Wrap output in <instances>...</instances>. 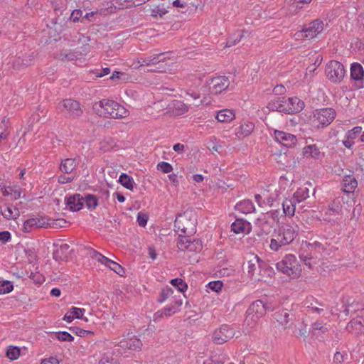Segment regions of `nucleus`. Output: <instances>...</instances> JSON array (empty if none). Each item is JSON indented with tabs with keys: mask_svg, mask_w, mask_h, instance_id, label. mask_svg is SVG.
Listing matches in <instances>:
<instances>
[{
	"mask_svg": "<svg viewBox=\"0 0 364 364\" xmlns=\"http://www.w3.org/2000/svg\"><path fill=\"white\" fill-rule=\"evenodd\" d=\"M206 85L211 94L218 95L227 90L230 85V80L225 76H216L209 78Z\"/></svg>",
	"mask_w": 364,
	"mask_h": 364,
	"instance_id": "10",
	"label": "nucleus"
},
{
	"mask_svg": "<svg viewBox=\"0 0 364 364\" xmlns=\"http://www.w3.org/2000/svg\"><path fill=\"white\" fill-rule=\"evenodd\" d=\"M82 11L80 9H75L74 10L72 14H71V16H70V19L73 21V22H76L77 21L79 20V18L82 16Z\"/></svg>",
	"mask_w": 364,
	"mask_h": 364,
	"instance_id": "62",
	"label": "nucleus"
},
{
	"mask_svg": "<svg viewBox=\"0 0 364 364\" xmlns=\"http://www.w3.org/2000/svg\"><path fill=\"white\" fill-rule=\"evenodd\" d=\"M118 181L127 189L133 190L134 181L132 177L128 176L127 173H122L119 176Z\"/></svg>",
	"mask_w": 364,
	"mask_h": 364,
	"instance_id": "39",
	"label": "nucleus"
},
{
	"mask_svg": "<svg viewBox=\"0 0 364 364\" xmlns=\"http://www.w3.org/2000/svg\"><path fill=\"white\" fill-rule=\"evenodd\" d=\"M164 55V53H154L149 56L141 57L137 59V63L139 66H147L152 64H156L162 60L161 57Z\"/></svg>",
	"mask_w": 364,
	"mask_h": 364,
	"instance_id": "25",
	"label": "nucleus"
},
{
	"mask_svg": "<svg viewBox=\"0 0 364 364\" xmlns=\"http://www.w3.org/2000/svg\"><path fill=\"white\" fill-rule=\"evenodd\" d=\"M254 129L255 124L252 122H245L237 129L236 135L238 138H245L253 132Z\"/></svg>",
	"mask_w": 364,
	"mask_h": 364,
	"instance_id": "28",
	"label": "nucleus"
},
{
	"mask_svg": "<svg viewBox=\"0 0 364 364\" xmlns=\"http://www.w3.org/2000/svg\"><path fill=\"white\" fill-rule=\"evenodd\" d=\"M148 220V216L146 214L139 213L137 215V223L141 227H145Z\"/></svg>",
	"mask_w": 364,
	"mask_h": 364,
	"instance_id": "59",
	"label": "nucleus"
},
{
	"mask_svg": "<svg viewBox=\"0 0 364 364\" xmlns=\"http://www.w3.org/2000/svg\"><path fill=\"white\" fill-rule=\"evenodd\" d=\"M65 205L71 211H79L83 207V198L80 194L65 198Z\"/></svg>",
	"mask_w": 364,
	"mask_h": 364,
	"instance_id": "20",
	"label": "nucleus"
},
{
	"mask_svg": "<svg viewBox=\"0 0 364 364\" xmlns=\"http://www.w3.org/2000/svg\"><path fill=\"white\" fill-rule=\"evenodd\" d=\"M350 77L355 81H363L364 78V70L362 65L360 63H353L351 64Z\"/></svg>",
	"mask_w": 364,
	"mask_h": 364,
	"instance_id": "29",
	"label": "nucleus"
},
{
	"mask_svg": "<svg viewBox=\"0 0 364 364\" xmlns=\"http://www.w3.org/2000/svg\"><path fill=\"white\" fill-rule=\"evenodd\" d=\"M63 107L68 113L74 117H77L82 114L80 105L77 101L66 99L60 104V107Z\"/></svg>",
	"mask_w": 364,
	"mask_h": 364,
	"instance_id": "19",
	"label": "nucleus"
},
{
	"mask_svg": "<svg viewBox=\"0 0 364 364\" xmlns=\"http://www.w3.org/2000/svg\"><path fill=\"white\" fill-rule=\"evenodd\" d=\"M235 336V330L228 325H223L215 330L213 333V341L216 344H223Z\"/></svg>",
	"mask_w": 364,
	"mask_h": 364,
	"instance_id": "12",
	"label": "nucleus"
},
{
	"mask_svg": "<svg viewBox=\"0 0 364 364\" xmlns=\"http://www.w3.org/2000/svg\"><path fill=\"white\" fill-rule=\"evenodd\" d=\"M285 98L282 96H274L267 104V108L270 111H278L280 112H285L286 110H282L284 107Z\"/></svg>",
	"mask_w": 364,
	"mask_h": 364,
	"instance_id": "26",
	"label": "nucleus"
},
{
	"mask_svg": "<svg viewBox=\"0 0 364 364\" xmlns=\"http://www.w3.org/2000/svg\"><path fill=\"white\" fill-rule=\"evenodd\" d=\"M87 54V49L85 48L82 51L69 50L65 53V58L68 60H75L80 59Z\"/></svg>",
	"mask_w": 364,
	"mask_h": 364,
	"instance_id": "40",
	"label": "nucleus"
},
{
	"mask_svg": "<svg viewBox=\"0 0 364 364\" xmlns=\"http://www.w3.org/2000/svg\"><path fill=\"white\" fill-rule=\"evenodd\" d=\"M364 326V319L362 318L358 317L351 320L348 326L347 329L349 331H355V333H358L361 331L362 328Z\"/></svg>",
	"mask_w": 364,
	"mask_h": 364,
	"instance_id": "36",
	"label": "nucleus"
},
{
	"mask_svg": "<svg viewBox=\"0 0 364 364\" xmlns=\"http://www.w3.org/2000/svg\"><path fill=\"white\" fill-rule=\"evenodd\" d=\"M284 107L282 110H286V113L299 112L304 107V102L297 97H290L284 100Z\"/></svg>",
	"mask_w": 364,
	"mask_h": 364,
	"instance_id": "17",
	"label": "nucleus"
},
{
	"mask_svg": "<svg viewBox=\"0 0 364 364\" xmlns=\"http://www.w3.org/2000/svg\"><path fill=\"white\" fill-rule=\"evenodd\" d=\"M323 22L316 19L311 22L308 27L296 32L294 38L296 40H301L303 38L311 39L320 33L323 30Z\"/></svg>",
	"mask_w": 364,
	"mask_h": 364,
	"instance_id": "8",
	"label": "nucleus"
},
{
	"mask_svg": "<svg viewBox=\"0 0 364 364\" xmlns=\"http://www.w3.org/2000/svg\"><path fill=\"white\" fill-rule=\"evenodd\" d=\"M303 155L306 159L321 160L324 156V153L321 152L316 144H310L304 147Z\"/></svg>",
	"mask_w": 364,
	"mask_h": 364,
	"instance_id": "21",
	"label": "nucleus"
},
{
	"mask_svg": "<svg viewBox=\"0 0 364 364\" xmlns=\"http://www.w3.org/2000/svg\"><path fill=\"white\" fill-rule=\"evenodd\" d=\"M358 186L356 179L352 176H346L343 181V191L346 193H353Z\"/></svg>",
	"mask_w": 364,
	"mask_h": 364,
	"instance_id": "32",
	"label": "nucleus"
},
{
	"mask_svg": "<svg viewBox=\"0 0 364 364\" xmlns=\"http://www.w3.org/2000/svg\"><path fill=\"white\" fill-rule=\"evenodd\" d=\"M173 290L172 288L169 287L163 288L158 299V302L161 304L165 302L170 296L173 295Z\"/></svg>",
	"mask_w": 364,
	"mask_h": 364,
	"instance_id": "46",
	"label": "nucleus"
},
{
	"mask_svg": "<svg viewBox=\"0 0 364 364\" xmlns=\"http://www.w3.org/2000/svg\"><path fill=\"white\" fill-rule=\"evenodd\" d=\"M55 338L60 341L72 342L74 340V337L67 331L55 333Z\"/></svg>",
	"mask_w": 364,
	"mask_h": 364,
	"instance_id": "50",
	"label": "nucleus"
},
{
	"mask_svg": "<svg viewBox=\"0 0 364 364\" xmlns=\"http://www.w3.org/2000/svg\"><path fill=\"white\" fill-rule=\"evenodd\" d=\"M92 107L97 114L107 118L122 119L129 114V111L124 106L109 99L96 102Z\"/></svg>",
	"mask_w": 364,
	"mask_h": 364,
	"instance_id": "2",
	"label": "nucleus"
},
{
	"mask_svg": "<svg viewBox=\"0 0 364 364\" xmlns=\"http://www.w3.org/2000/svg\"><path fill=\"white\" fill-rule=\"evenodd\" d=\"M235 118V112L232 109H224L217 112L215 119L221 123H229Z\"/></svg>",
	"mask_w": 364,
	"mask_h": 364,
	"instance_id": "27",
	"label": "nucleus"
},
{
	"mask_svg": "<svg viewBox=\"0 0 364 364\" xmlns=\"http://www.w3.org/2000/svg\"><path fill=\"white\" fill-rule=\"evenodd\" d=\"M67 222L63 218L52 219L48 218V227L53 228H60L66 226Z\"/></svg>",
	"mask_w": 364,
	"mask_h": 364,
	"instance_id": "45",
	"label": "nucleus"
},
{
	"mask_svg": "<svg viewBox=\"0 0 364 364\" xmlns=\"http://www.w3.org/2000/svg\"><path fill=\"white\" fill-rule=\"evenodd\" d=\"M107 6L106 8L109 9L110 12H113V11L116 9H121L124 7L130 6L132 5V3L130 1H127V0H124L123 4L118 3V1H116L115 3H114V1H111L109 3L107 2Z\"/></svg>",
	"mask_w": 364,
	"mask_h": 364,
	"instance_id": "43",
	"label": "nucleus"
},
{
	"mask_svg": "<svg viewBox=\"0 0 364 364\" xmlns=\"http://www.w3.org/2000/svg\"><path fill=\"white\" fill-rule=\"evenodd\" d=\"M336 112L332 108L316 109L309 117V125L312 130H318L328 126L335 119Z\"/></svg>",
	"mask_w": 364,
	"mask_h": 364,
	"instance_id": "4",
	"label": "nucleus"
},
{
	"mask_svg": "<svg viewBox=\"0 0 364 364\" xmlns=\"http://www.w3.org/2000/svg\"><path fill=\"white\" fill-rule=\"evenodd\" d=\"M11 239V233L9 231H3L0 232V242L6 243Z\"/></svg>",
	"mask_w": 364,
	"mask_h": 364,
	"instance_id": "61",
	"label": "nucleus"
},
{
	"mask_svg": "<svg viewBox=\"0 0 364 364\" xmlns=\"http://www.w3.org/2000/svg\"><path fill=\"white\" fill-rule=\"evenodd\" d=\"M324 211L323 219L330 221L332 220L331 217H338L341 215L342 205L339 200H333L328 208L323 209Z\"/></svg>",
	"mask_w": 364,
	"mask_h": 364,
	"instance_id": "18",
	"label": "nucleus"
},
{
	"mask_svg": "<svg viewBox=\"0 0 364 364\" xmlns=\"http://www.w3.org/2000/svg\"><path fill=\"white\" fill-rule=\"evenodd\" d=\"M223 286V282L219 280L210 282L208 284L209 288L212 291H214L215 292L220 291L222 289Z\"/></svg>",
	"mask_w": 364,
	"mask_h": 364,
	"instance_id": "56",
	"label": "nucleus"
},
{
	"mask_svg": "<svg viewBox=\"0 0 364 364\" xmlns=\"http://www.w3.org/2000/svg\"><path fill=\"white\" fill-rule=\"evenodd\" d=\"M20 355V349L15 346H10L6 350V356L12 360H16Z\"/></svg>",
	"mask_w": 364,
	"mask_h": 364,
	"instance_id": "51",
	"label": "nucleus"
},
{
	"mask_svg": "<svg viewBox=\"0 0 364 364\" xmlns=\"http://www.w3.org/2000/svg\"><path fill=\"white\" fill-rule=\"evenodd\" d=\"M277 321L282 325L287 324L289 321V314L286 311H282L277 318Z\"/></svg>",
	"mask_w": 364,
	"mask_h": 364,
	"instance_id": "55",
	"label": "nucleus"
},
{
	"mask_svg": "<svg viewBox=\"0 0 364 364\" xmlns=\"http://www.w3.org/2000/svg\"><path fill=\"white\" fill-rule=\"evenodd\" d=\"M168 12V10L164 6V4H159L151 9V16L154 17H162Z\"/></svg>",
	"mask_w": 364,
	"mask_h": 364,
	"instance_id": "48",
	"label": "nucleus"
},
{
	"mask_svg": "<svg viewBox=\"0 0 364 364\" xmlns=\"http://www.w3.org/2000/svg\"><path fill=\"white\" fill-rule=\"evenodd\" d=\"M304 306L309 309L311 313H317L318 314H321L323 311V309L319 307H317L314 305V304H317V301L314 299L313 296H308L304 301Z\"/></svg>",
	"mask_w": 364,
	"mask_h": 364,
	"instance_id": "38",
	"label": "nucleus"
},
{
	"mask_svg": "<svg viewBox=\"0 0 364 364\" xmlns=\"http://www.w3.org/2000/svg\"><path fill=\"white\" fill-rule=\"evenodd\" d=\"M296 203L293 198H286L282 203L283 212L288 216L294 215Z\"/></svg>",
	"mask_w": 364,
	"mask_h": 364,
	"instance_id": "35",
	"label": "nucleus"
},
{
	"mask_svg": "<svg viewBox=\"0 0 364 364\" xmlns=\"http://www.w3.org/2000/svg\"><path fill=\"white\" fill-rule=\"evenodd\" d=\"M77 164L75 159L68 158L61 161L60 169L63 173H70L75 168Z\"/></svg>",
	"mask_w": 364,
	"mask_h": 364,
	"instance_id": "33",
	"label": "nucleus"
},
{
	"mask_svg": "<svg viewBox=\"0 0 364 364\" xmlns=\"http://www.w3.org/2000/svg\"><path fill=\"white\" fill-rule=\"evenodd\" d=\"M273 92L274 93L277 95V96H281L282 95H283L285 92H286V89L285 87L280 85H277L274 87V90H273Z\"/></svg>",
	"mask_w": 364,
	"mask_h": 364,
	"instance_id": "63",
	"label": "nucleus"
},
{
	"mask_svg": "<svg viewBox=\"0 0 364 364\" xmlns=\"http://www.w3.org/2000/svg\"><path fill=\"white\" fill-rule=\"evenodd\" d=\"M177 247L181 251L200 252L203 245L199 240H191L188 237H178L177 241Z\"/></svg>",
	"mask_w": 364,
	"mask_h": 364,
	"instance_id": "14",
	"label": "nucleus"
},
{
	"mask_svg": "<svg viewBox=\"0 0 364 364\" xmlns=\"http://www.w3.org/2000/svg\"><path fill=\"white\" fill-rule=\"evenodd\" d=\"M3 193L6 196L11 197L13 200H17L21 197V189L16 185L8 186L4 188Z\"/></svg>",
	"mask_w": 364,
	"mask_h": 364,
	"instance_id": "31",
	"label": "nucleus"
},
{
	"mask_svg": "<svg viewBox=\"0 0 364 364\" xmlns=\"http://www.w3.org/2000/svg\"><path fill=\"white\" fill-rule=\"evenodd\" d=\"M276 268L293 279L299 277L301 272V265L296 256L292 254L286 255L281 261L277 262Z\"/></svg>",
	"mask_w": 364,
	"mask_h": 364,
	"instance_id": "5",
	"label": "nucleus"
},
{
	"mask_svg": "<svg viewBox=\"0 0 364 364\" xmlns=\"http://www.w3.org/2000/svg\"><path fill=\"white\" fill-rule=\"evenodd\" d=\"M157 169L164 173H168L173 171V166L168 162L161 161L157 164Z\"/></svg>",
	"mask_w": 364,
	"mask_h": 364,
	"instance_id": "53",
	"label": "nucleus"
},
{
	"mask_svg": "<svg viewBox=\"0 0 364 364\" xmlns=\"http://www.w3.org/2000/svg\"><path fill=\"white\" fill-rule=\"evenodd\" d=\"M269 132L277 143L284 146L292 147L297 142L296 136L292 134L272 128L269 129Z\"/></svg>",
	"mask_w": 364,
	"mask_h": 364,
	"instance_id": "11",
	"label": "nucleus"
},
{
	"mask_svg": "<svg viewBox=\"0 0 364 364\" xmlns=\"http://www.w3.org/2000/svg\"><path fill=\"white\" fill-rule=\"evenodd\" d=\"M48 228V217L39 216L29 218L23 224V231L30 232L37 228Z\"/></svg>",
	"mask_w": 364,
	"mask_h": 364,
	"instance_id": "16",
	"label": "nucleus"
},
{
	"mask_svg": "<svg viewBox=\"0 0 364 364\" xmlns=\"http://www.w3.org/2000/svg\"><path fill=\"white\" fill-rule=\"evenodd\" d=\"M264 263L257 256L252 255V258L247 262V272L249 277L255 281L263 279V277H259V269L262 268Z\"/></svg>",
	"mask_w": 364,
	"mask_h": 364,
	"instance_id": "13",
	"label": "nucleus"
},
{
	"mask_svg": "<svg viewBox=\"0 0 364 364\" xmlns=\"http://www.w3.org/2000/svg\"><path fill=\"white\" fill-rule=\"evenodd\" d=\"M362 132V127L360 126H357L348 131L346 134V138H348L350 139H355L358 135Z\"/></svg>",
	"mask_w": 364,
	"mask_h": 364,
	"instance_id": "52",
	"label": "nucleus"
},
{
	"mask_svg": "<svg viewBox=\"0 0 364 364\" xmlns=\"http://www.w3.org/2000/svg\"><path fill=\"white\" fill-rule=\"evenodd\" d=\"M344 360V355L337 351L333 356V363L336 364H341Z\"/></svg>",
	"mask_w": 364,
	"mask_h": 364,
	"instance_id": "60",
	"label": "nucleus"
},
{
	"mask_svg": "<svg viewBox=\"0 0 364 364\" xmlns=\"http://www.w3.org/2000/svg\"><path fill=\"white\" fill-rule=\"evenodd\" d=\"M72 330L77 336L80 337H86L88 335L93 334V332L91 331L84 330L78 327L74 328Z\"/></svg>",
	"mask_w": 364,
	"mask_h": 364,
	"instance_id": "57",
	"label": "nucleus"
},
{
	"mask_svg": "<svg viewBox=\"0 0 364 364\" xmlns=\"http://www.w3.org/2000/svg\"><path fill=\"white\" fill-rule=\"evenodd\" d=\"M325 73L330 81L337 83L343 79L346 70L344 66L340 62L331 60L326 65Z\"/></svg>",
	"mask_w": 364,
	"mask_h": 364,
	"instance_id": "9",
	"label": "nucleus"
},
{
	"mask_svg": "<svg viewBox=\"0 0 364 364\" xmlns=\"http://www.w3.org/2000/svg\"><path fill=\"white\" fill-rule=\"evenodd\" d=\"M251 228V224L243 219H237L231 225V230L236 234H248Z\"/></svg>",
	"mask_w": 364,
	"mask_h": 364,
	"instance_id": "23",
	"label": "nucleus"
},
{
	"mask_svg": "<svg viewBox=\"0 0 364 364\" xmlns=\"http://www.w3.org/2000/svg\"><path fill=\"white\" fill-rule=\"evenodd\" d=\"M109 79L112 80H125L127 79V75L124 73L114 71L112 73V75L109 77Z\"/></svg>",
	"mask_w": 364,
	"mask_h": 364,
	"instance_id": "58",
	"label": "nucleus"
},
{
	"mask_svg": "<svg viewBox=\"0 0 364 364\" xmlns=\"http://www.w3.org/2000/svg\"><path fill=\"white\" fill-rule=\"evenodd\" d=\"M299 227L295 223L284 224L275 231L270 240L269 248L278 252L283 247L290 245L298 236Z\"/></svg>",
	"mask_w": 364,
	"mask_h": 364,
	"instance_id": "1",
	"label": "nucleus"
},
{
	"mask_svg": "<svg viewBox=\"0 0 364 364\" xmlns=\"http://www.w3.org/2000/svg\"><path fill=\"white\" fill-rule=\"evenodd\" d=\"M29 278L32 279L36 284H41L45 281L44 276L38 272H31V274L29 275Z\"/></svg>",
	"mask_w": 364,
	"mask_h": 364,
	"instance_id": "54",
	"label": "nucleus"
},
{
	"mask_svg": "<svg viewBox=\"0 0 364 364\" xmlns=\"http://www.w3.org/2000/svg\"><path fill=\"white\" fill-rule=\"evenodd\" d=\"M85 203L88 209H95L97 205V198L95 196L88 194L83 198V203Z\"/></svg>",
	"mask_w": 364,
	"mask_h": 364,
	"instance_id": "44",
	"label": "nucleus"
},
{
	"mask_svg": "<svg viewBox=\"0 0 364 364\" xmlns=\"http://www.w3.org/2000/svg\"><path fill=\"white\" fill-rule=\"evenodd\" d=\"M171 284L175 287L179 292H184L187 290L188 286L182 279L176 278L171 280Z\"/></svg>",
	"mask_w": 364,
	"mask_h": 364,
	"instance_id": "49",
	"label": "nucleus"
},
{
	"mask_svg": "<svg viewBox=\"0 0 364 364\" xmlns=\"http://www.w3.org/2000/svg\"><path fill=\"white\" fill-rule=\"evenodd\" d=\"M176 230L179 233V237L191 235L196 232V215L191 212L179 214L174 222Z\"/></svg>",
	"mask_w": 364,
	"mask_h": 364,
	"instance_id": "3",
	"label": "nucleus"
},
{
	"mask_svg": "<svg viewBox=\"0 0 364 364\" xmlns=\"http://www.w3.org/2000/svg\"><path fill=\"white\" fill-rule=\"evenodd\" d=\"M183 304V299L181 295H175L171 297V306H165L164 308L157 311L153 316L154 321H159L163 317H170L176 313L178 312Z\"/></svg>",
	"mask_w": 364,
	"mask_h": 364,
	"instance_id": "7",
	"label": "nucleus"
},
{
	"mask_svg": "<svg viewBox=\"0 0 364 364\" xmlns=\"http://www.w3.org/2000/svg\"><path fill=\"white\" fill-rule=\"evenodd\" d=\"M33 60H34V55L32 53L29 54L28 56L26 57V58L21 60L20 58H18L17 60H16L15 62L14 63V67L17 69H19L21 67L28 66L31 64V63L33 62Z\"/></svg>",
	"mask_w": 364,
	"mask_h": 364,
	"instance_id": "41",
	"label": "nucleus"
},
{
	"mask_svg": "<svg viewBox=\"0 0 364 364\" xmlns=\"http://www.w3.org/2000/svg\"><path fill=\"white\" fill-rule=\"evenodd\" d=\"M141 342L139 339L136 337H132L128 341H123L120 342V346L122 348H128L130 350H136L140 348Z\"/></svg>",
	"mask_w": 364,
	"mask_h": 364,
	"instance_id": "37",
	"label": "nucleus"
},
{
	"mask_svg": "<svg viewBox=\"0 0 364 364\" xmlns=\"http://www.w3.org/2000/svg\"><path fill=\"white\" fill-rule=\"evenodd\" d=\"M309 197V190L307 187H300L294 193L292 198L296 203L304 201Z\"/></svg>",
	"mask_w": 364,
	"mask_h": 364,
	"instance_id": "34",
	"label": "nucleus"
},
{
	"mask_svg": "<svg viewBox=\"0 0 364 364\" xmlns=\"http://www.w3.org/2000/svg\"><path fill=\"white\" fill-rule=\"evenodd\" d=\"M266 305L261 300H257L252 303L247 310L245 322L250 326L255 325L266 312Z\"/></svg>",
	"mask_w": 364,
	"mask_h": 364,
	"instance_id": "6",
	"label": "nucleus"
},
{
	"mask_svg": "<svg viewBox=\"0 0 364 364\" xmlns=\"http://www.w3.org/2000/svg\"><path fill=\"white\" fill-rule=\"evenodd\" d=\"M41 364H59L58 360L55 357H50L41 360Z\"/></svg>",
	"mask_w": 364,
	"mask_h": 364,
	"instance_id": "64",
	"label": "nucleus"
},
{
	"mask_svg": "<svg viewBox=\"0 0 364 364\" xmlns=\"http://www.w3.org/2000/svg\"><path fill=\"white\" fill-rule=\"evenodd\" d=\"M91 257L98 262L105 265L119 275H122L124 272V269L121 265L95 250L92 251Z\"/></svg>",
	"mask_w": 364,
	"mask_h": 364,
	"instance_id": "15",
	"label": "nucleus"
},
{
	"mask_svg": "<svg viewBox=\"0 0 364 364\" xmlns=\"http://www.w3.org/2000/svg\"><path fill=\"white\" fill-rule=\"evenodd\" d=\"M311 331L313 333H315L316 331L324 333L329 331V326L321 321H317L312 323Z\"/></svg>",
	"mask_w": 364,
	"mask_h": 364,
	"instance_id": "42",
	"label": "nucleus"
},
{
	"mask_svg": "<svg viewBox=\"0 0 364 364\" xmlns=\"http://www.w3.org/2000/svg\"><path fill=\"white\" fill-rule=\"evenodd\" d=\"M14 289L13 283L8 280L0 281V294L10 293Z\"/></svg>",
	"mask_w": 364,
	"mask_h": 364,
	"instance_id": "47",
	"label": "nucleus"
},
{
	"mask_svg": "<svg viewBox=\"0 0 364 364\" xmlns=\"http://www.w3.org/2000/svg\"><path fill=\"white\" fill-rule=\"evenodd\" d=\"M235 209L243 214H248L254 212L255 208L250 200H243L236 204Z\"/></svg>",
	"mask_w": 364,
	"mask_h": 364,
	"instance_id": "30",
	"label": "nucleus"
},
{
	"mask_svg": "<svg viewBox=\"0 0 364 364\" xmlns=\"http://www.w3.org/2000/svg\"><path fill=\"white\" fill-rule=\"evenodd\" d=\"M85 313V309L83 308H77L72 306L64 315L63 320L67 323H71L74 319L82 318L85 321H87V318H83V315Z\"/></svg>",
	"mask_w": 364,
	"mask_h": 364,
	"instance_id": "22",
	"label": "nucleus"
},
{
	"mask_svg": "<svg viewBox=\"0 0 364 364\" xmlns=\"http://www.w3.org/2000/svg\"><path fill=\"white\" fill-rule=\"evenodd\" d=\"M1 213L3 218L7 220H16L20 216L19 210L11 205L6 204L1 206Z\"/></svg>",
	"mask_w": 364,
	"mask_h": 364,
	"instance_id": "24",
	"label": "nucleus"
}]
</instances>
